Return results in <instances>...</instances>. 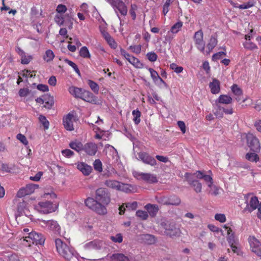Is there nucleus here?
Here are the masks:
<instances>
[{"instance_id": "obj_56", "label": "nucleus", "mask_w": 261, "mask_h": 261, "mask_svg": "<svg viewBox=\"0 0 261 261\" xmlns=\"http://www.w3.org/2000/svg\"><path fill=\"white\" fill-rule=\"evenodd\" d=\"M55 21L60 26L62 25L64 22V19L63 16L56 15L54 18Z\"/></svg>"}, {"instance_id": "obj_2", "label": "nucleus", "mask_w": 261, "mask_h": 261, "mask_svg": "<svg viewBox=\"0 0 261 261\" xmlns=\"http://www.w3.org/2000/svg\"><path fill=\"white\" fill-rule=\"evenodd\" d=\"M68 91L75 98H81L85 101L92 103H96V97L89 91L75 86L70 87Z\"/></svg>"}, {"instance_id": "obj_24", "label": "nucleus", "mask_w": 261, "mask_h": 261, "mask_svg": "<svg viewBox=\"0 0 261 261\" xmlns=\"http://www.w3.org/2000/svg\"><path fill=\"white\" fill-rule=\"evenodd\" d=\"M232 102V98L228 95H221L216 100V103L230 104Z\"/></svg>"}, {"instance_id": "obj_35", "label": "nucleus", "mask_w": 261, "mask_h": 261, "mask_svg": "<svg viewBox=\"0 0 261 261\" xmlns=\"http://www.w3.org/2000/svg\"><path fill=\"white\" fill-rule=\"evenodd\" d=\"M80 55L84 58L89 59L91 57L90 54L86 46H83L80 50Z\"/></svg>"}, {"instance_id": "obj_59", "label": "nucleus", "mask_w": 261, "mask_h": 261, "mask_svg": "<svg viewBox=\"0 0 261 261\" xmlns=\"http://www.w3.org/2000/svg\"><path fill=\"white\" fill-rule=\"evenodd\" d=\"M28 195L29 194L24 187L20 188L17 193V196L19 198L23 197Z\"/></svg>"}, {"instance_id": "obj_19", "label": "nucleus", "mask_w": 261, "mask_h": 261, "mask_svg": "<svg viewBox=\"0 0 261 261\" xmlns=\"http://www.w3.org/2000/svg\"><path fill=\"white\" fill-rule=\"evenodd\" d=\"M46 226L48 229L53 231L55 233H60L61 228L56 221H48L46 223Z\"/></svg>"}, {"instance_id": "obj_54", "label": "nucleus", "mask_w": 261, "mask_h": 261, "mask_svg": "<svg viewBox=\"0 0 261 261\" xmlns=\"http://www.w3.org/2000/svg\"><path fill=\"white\" fill-rule=\"evenodd\" d=\"M147 59L150 62H154L156 60L158 56L153 51L149 52L146 54Z\"/></svg>"}, {"instance_id": "obj_58", "label": "nucleus", "mask_w": 261, "mask_h": 261, "mask_svg": "<svg viewBox=\"0 0 261 261\" xmlns=\"http://www.w3.org/2000/svg\"><path fill=\"white\" fill-rule=\"evenodd\" d=\"M129 49H130L133 53L139 54L140 53L141 50V45H131L129 47Z\"/></svg>"}, {"instance_id": "obj_61", "label": "nucleus", "mask_w": 261, "mask_h": 261, "mask_svg": "<svg viewBox=\"0 0 261 261\" xmlns=\"http://www.w3.org/2000/svg\"><path fill=\"white\" fill-rule=\"evenodd\" d=\"M215 218L216 220L221 223H223L226 221V217L224 214H217L215 216Z\"/></svg>"}, {"instance_id": "obj_40", "label": "nucleus", "mask_w": 261, "mask_h": 261, "mask_svg": "<svg viewBox=\"0 0 261 261\" xmlns=\"http://www.w3.org/2000/svg\"><path fill=\"white\" fill-rule=\"evenodd\" d=\"M24 188L26 189L28 194L30 195L33 193L36 189L38 188L39 186L37 184H29L27 185Z\"/></svg>"}, {"instance_id": "obj_50", "label": "nucleus", "mask_w": 261, "mask_h": 261, "mask_svg": "<svg viewBox=\"0 0 261 261\" xmlns=\"http://www.w3.org/2000/svg\"><path fill=\"white\" fill-rule=\"evenodd\" d=\"M170 68L173 70L176 73H180L183 71V67L181 66H178L175 63H172L170 65Z\"/></svg>"}, {"instance_id": "obj_48", "label": "nucleus", "mask_w": 261, "mask_h": 261, "mask_svg": "<svg viewBox=\"0 0 261 261\" xmlns=\"http://www.w3.org/2000/svg\"><path fill=\"white\" fill-rule=\"evenodd\" d=\"M93 167L94 169L99 172L102 171V163L99 159H97L94 162Z\"/></svg>"}, {"instance_id": "obj_30", "label": "nucleus", "mask_w": 261, "mask_h": 261, "mask_svg": "<svg viewBox=\"0 0 261 261\" xmlns=\"http://www.w3.org/2000/svg\"><path fill=\"white\" fill-rule=\"evenodd\" d=\"M167 201L168 205H178L180 204L181 201L178 196L172 195L167 199Z\"/></svg>"}, {"instance_id": "obj_53", "label": "nucleus", "mask_w": 261, "mask_h": 261, "mask_svg": "<svg viewBox=\"0 0 261 261\" xmlns=\"http://www.w3.org/2000/svg\"><path fill=\"white\" fill-rule=\"evenodd\" d=\"M138 6L136 4H132L131 7L129 10V13L133 20H135L136 18V14L135 11L137 10Z\"/></svg>"}, {"instance_id": "obj_62", "label": "nucleus", "mask_w": 261, "mask_h": 261, "mask_svg": "<svg viewBox=\"0 0 261 261\" xmlns=\"http://www.w3.org/2000/svg\"><path fill=\"white\" fill-rule=\"evenodd\" d=\"M1 170L3 172L10 173L11 170H12V168L9 167L7 164L2 163L1 166Z\"/></svg>"}, {"instance_id": "obj_46", "label": "nucleus", "mask_w": 261, "mask_h": 261, "mask_svg": "<svg viewBox=\"0 0 261 261\" xmlns=\"http://www.w3.org/2000/svg\"><path fill=\"white\" fill-rule=\"evenodd\" d=\"M65 62L67 63L69 66L72 67L75 72L79 75H80V71L78 68L77 66L72 61L68 60V59H65L64 60Z\"/></svg>"}, {"instance_id": "obj_27", "label": "nucleus", "mask_w": 261, "mask_h": 261, "mask_svg": "<svg viewBox=\"0 0 261 261\" xmlns=\"http://www.w3.org/2000/svg\"><path fill=\"white\" fill-rule=\"evenodd\" d=\"M227 236V240L230 245L237 243V240L235 239L234 233L232 232L231 228L228 229Z\"/></svg>"}, {"instance_id": "obj_38", "label": "nucleus", "mask_w": 261, "mask_h": 261, "mask_svg": "<svg viewBox=\"0 0 261 261\" xmlns=\"http://www.w3.org/2000/svg\"><path fill=\"white\" fill-rule=\"evenodd\" d=\"M55 57L54 54L51 50L48 49L46 51L43 59L46 62H48L52 61Z\"/></svg>"}, {"instance_id": "obj_45", "label": "nucleus", "mask_w": 261, "mask_h": 261, "mask_svg": "<svg viewBox=\"0 0 261 261\" xmlns=\"http://www.w3.org/2000/svg\"><path fill=\"white\" fill-rule=\"evenodd\" d=\"M148 70L150 73L151 77L152 80L153 81L154 83H156V82H158V80H159V78L160 77L158 73L153 69L151 68H149Z\"/></svg>"}, {"instance_id": "obj_16", "label": "nucleus", "mask_w": 261, "mask_h": 261, "mask_svg": "<svg viewBox=\"0 0 261 261\" xmlns=\"http://www.w3.org/2000/svg\"><path fill=\"white\" fill-rule=\"evenodd\" d=\"M73 117V115L71 113H69L63 118V124L64 127L67 130L72 131L74 129L73 122L72 121Z\"/></svg>"}, {"instance_id": "obj_17", "label": "nucleus", "mask_w": 261, "mask_h": 261, "mask_svg": "<svg viewBox=\"0 0 261 261\" xmlns=\"http://www.w3.org/2000/svg\"><path fill=\"white\" fill-rule=\"evenodd\" d=\"M84 150L89 155H94L97 151V145L93 142H89L84 145Z\"/></svg>"}, {"instance_id": "obj_3", "label": "nucleus", "mask_w": 261, "mask_h": 261, "mask_svg": "<svg viewBox=\"0 0 261 261\" xmlns=\"http://www.w3.org/2000/svg\"><path fill=\"white\" fill-rule=\"evenodd\" d=\"M56 250L58 253L67 260H70L75 256L76 254L74 249L69 246L66 243L60 239H56L55 240Z\"/></svg>"}, {"instance_id": "obj_36", "label": "nucleus", "mask_w": 261, "mask_h": 261, "mask_svg": "<svg viewBox=\"0 0 261 261\" xmlns=\"http://www.w3.org/2000/svg\"><path fill=\"white\" fill-rule=\"evenodd\" d=\"M88 84L90 87L91 89L96 94L98 93L99 91V86L95 82L89 80L88 81Z\"/></svg>"}, {"instance_id": "obj_39", "label": "nucleus", "mask_w": 261, "mask_h": 261, "mask_svg": "<svg viewBox=\"0 0 261 261\" xmlns=\"http://www.w3.org/2000/svg\"><path fill=\"white\" fill-rule=\"evenodd\" d=\"M131 59L132 61L130 63L133 65L135 67L138 68H142L143 67V64L141 63L138 58L133 56V57L131 58Z\"/></svg>"}, {"instance_id": "obj_14", "label": "nucleus", "mask_w": 261, "mask_h": 261, "mask_svg": "<svg viewBox=\"0 0 261 261\" xmlns=\"http://www.w3.org/2000/svg\"><path fill=\"white\" fill-rule=\"evenodd\" d=\"M259 203L257 197L255 196H253L251 198L249 202L244 209V211H248V212L251 213L257 208Z\"/></svg>"}, {"instance_id": "obj_15", "label": "nucleus", "mask_w": 261, "mask_h": 261, "mask_svg": "<svg viewBox=\"0 0 261 261\" xmlns=\"http://www.w3.org/2000/svg\"><path fill=\"white\" fill-rule=\"evenodd\" d=\"M16 52L21 57V63L22 64H28L32 60V56H26L25 52L20 48V47L17 46L15 49Z\"/></svg>"}, {"instance_id": "obj_9", "label": "nucleus", "mask_w": 261, "mask_h": 261, "mask_svg": "<svg viewBox=\"0 0 261 261\" xmlns=\"http://www.w3.org/2000/svg\"><path fill=\"white\" fill-rule=\"evenodd\" d=\"M138 160L141 161L143 163L154 166L156 164L155 159L149 155L148 153L141 151L138 153Z\"/></svg>"}, {"instance_id": "obj_43", "label": "nucleus", "mask_w": 261, "mask_h": 261, "mask_svg": "<svg viewBox=\"0 0 261 261\" xmlns=\"http://www.w3.org/2000/svg\"><path fill=\"white\" fill-rule=\"evenodd\" d=\"M39 120L43 126L44 128L45 129H47L49 127V122L47 120L46 118L44 116L40 115L39 117Z\"/></svg>"}, {"instance_id": "obj_49", "label": "nucleus", "mask_w": 261, "mask_h": 261, "mask_svg": "<svg viewBox=\"0 0 261 261\" xmlns=\"http://www.w3.org/2000/svg\"><path fill=\"white\" fill-rule=\"evenodd\" d=\"M136 216L140 218L142 220H146L148 217V215L147 212L142 210H138L136 212Z\"/></svg>"}, {"instance_id": "obj_23", "label": "nucleus", "mask_w": 261, "mask_h": 261, "mask_svg": "<svg viewBox=\"0 0 261 261\" xmlns=\"http://www.w3.org/2000/svg\"><path fill=\"white\" fill-rule=\"evenodd\" d=\"M141 239L143 242L147 244H153L156 242L155 237L150 234H143L141 236Z\"/></svg>"}, {"instance_id": "obj_47", "label": "nucleus", "mask_w": 261, "mask_h": 261, "mask_svg": "<svg viewBox=\"0 0 261 261\" xmlns=\"http://www.w3.org/2000/svg\"><path fill=\"white\" fill-rule=\"evenodd\" d=\"M214 114L217 118H221L223 116V113L222 110V107L216 103V107L215 108V112H214Z\"/></svg>"}, {"instance_id": "obj_28", "label": "nucleus", "mask_w": 261, "mask_h": 261, "mask_svg": "<svg viewBox=\"0 0 261 261\" xmlns=\"http://www.w3.org/2000/svg\"><path fill=\"white\" fill-rule=\"evenodd\" d=\"M217 42L218 41L217 35H212L207 45L209 52L211 51L217 45Z\"/></svg>"}, {"instance_id": "obj_44", "label": "nucleus", "mask_w": 261, "mask_h": 261, "mask_svg": "<svg viewBox=\"0 0 261 261\" xmlns=\"http://www.w3.org/2000/svg\"><path fill=\"white\" fill-rule=\"evenodd\" d=\"M182 26V22L179 21L175 23L171 28V32L175 34L177 33Z\"/></svg>"}, {"instance_id": "obj_11", "label": "nucleus", "mask_w": 261, "mask_h": 261, "mask_svg": "<svg viewBox=\"0 0 261 261\" xmlns=\"http://www.w3.org/2000/svg\"><path fill=\"white\" fill-rule=\"evenodd\" d=\"M40 212L44 214H48L55 211L53 202L49 201H40L38 203Z\"/></svg>"}, {"instance_id": "obj_6", "label": "nucleus", "mask_w": 261, "mask_h": 261, "mask_svg": "<svg viewBox=\"0 0 261 261\" xmlns=\"http://www.w3.org/2000/svg\"><path fill=\"white\" fill-rule=\"evenodd\" d=\"M184 177L188 184L193 188L196 193H199L201 192V184L198 180L194 178L192 173L186 172L185 174Z\"/></svg>"}, {"instance_id": "obj_26", "label": "nucleus", "mask_w": 261, "mask_h": 261, "mask_svg": "<svg viewBox=\"0 0 261 261\" xmlns=\"http://www.w3.org/2000/svg\"><path fill=\"white\" fill-rule=\"evenodd\" d=\"M105 185L109 188L116 190H118V189L120 188V182L115 180H106Z\"/></svg>"}, {"instance_id": "obj_22", "label": "nucleus", "mask_w": 261, "mask_h": 261, "mask_svg": "<svg viewBox=\"0 0 261 261\" xmlns=\"http://www.w3.org/2000/svg\"><path fill=\"white\" fill-rule=\"evenodd\" d=\"M111 261H131L130 258L122 253H114L111 256Z\"/></svg>"}, {"instance_id": "obj_34", "label": "nucleus", "mask_w": 261, "mask_h": 261, "mask_svg": "<svg viewBox=\"0 0 261 261\" xmlns=\"http://www.w3.org/2000/svg\"><path fill=\"white\" fill-rule=\"evenodd\" d=\"M203 32L201 30H199V31L195 32V35H194V39H195V43L199 44V43H200V44H201L202 42L203 41Z\"/></svg>"}, {"instance_id": "obj_31", "label": "nucleus", "mask_w": 261, "mask_h": 261, "mask_svg": "<svg viewBox=\"0 0 261 261\" xmlns=\"http://www.w3.org/2000/svg\"><path fill=\"white\" fill-rule=\"evenodd\" d=\"M231 90L233 94L238 97L236 98V100L238 101L241 100V99L239 98V96L242 94V91L241 88H240L237 85L233 84L231 86Z\"/></svg>"}, {"instance_id": "obj_57", "label": "nucleus", "mask_w": 261, "mask_h": 261, "mask_svg": "<svg viewBox=\"0 0 261 261\" xmlns=\"http://www.w3.org/2000/svg\"><path fill=\"white\" fill-rule=\"evenodd\" d=\"M244 46L246 49L250 50L257 48V46L254 43L249 41H246L245 43H244Z\"/></svg>"}, {"instance_id": "obj_37", "label": "nucleus", "mask_w": 261, "mask_h": 261, "mask_svg": "<svg viewBox=\"0 0 261 261\" xmlns=\"http://www.w3.org/2000/svg\"><path fill=\"white\" fill-rule=\"evenodd\" d=\"M130 188H132L130 185L120 182V188L118 189V191H121L125 193H130L132 192Z\"/></svg>"}, {"instance_id": "obj_41", "label": "nucleus", "mask_w": 261, "mask_h": 261, "mask_svg": "<svg viewBox=\"0 0 261 261\" xmlns=\"http://www.w3.org/2000/svg\"><path fill=\"white\" fill-rule=\"evenodd\" d=\"M25 204L24 202H19L17 207V212L15 214L16 217L20 216L24 212Z\"/></svg>"}, {"instance_id": "obj_64", "label": "nucleus", "mask_w": 261, "mask_h": 261, "mask_svg": "<svg viewBox=\"0 0 261 261\" xmlns=\"http://www.w3.org/2000/svg\"><path fill=\"white\" fill-rule=\"evenodd\" d=\"M16 138L23 144L27 145L28 144V141L26 137L23 135L21 134H18L17 135Z\"/></svg>"}, {"instance_id": "obj_1", "label": "nucleus", "mask_w": 261, "mask_h": 261, "mask_svg": "<svg viewBox=\"0 0 261 261\" xmlns=\"http://www.w3.org/2000/svg\"><path fill=\"white\" fill-rule=\"evenodd\" d=\"M111 202V194L106 188H99L95 191L94 198L88 197L84 200L85 204L89 209L100 216L106 215L107 206Z\"/></svg>"}, {"instance_id": "obj_20", "label": "nucleus", "mask_w": 261, "mask_h": 261, "mask_svg": "<svg viewBox=\"0 0 261 261\" xmlns=\"http://www.w3.org/2000/svg\"><path fill=\"white\" fill-rule=\"evenodd\" d=\"M77 168L84 175H89L92 170V168L90 166L83 162L78 163Z\"/></svg>"}, {"instance_id": "obj_32", "label": "nucleus", "mask_w": 261, "mask_h": 261, "mask_svg": "<svg viewBox=\"0 0 261 261\" xmlns=\"http://www.w3.org/2000/svg\"><path fill=\"white\" fill-rule=\"evenodd\" d=\"M246 159L247 160L252 162H257L259 160L258 155L256 153H255L254 152L253 153H247L246 154Z\"/></svg>"}, {"instance_id": "obj_18", "label": "nucleus", "mask_w": 261, "mask_h": 261, "mask_svg": "<svg viewBox=\"0 0 261 261\" xmlns=\"http://www.w3.org/2000/svg\"><path fill=\"white\" fill-rule=\"evenodd\" d=\"M209 87L212 93L214 94L219 93L220 91V81L215 78L213 79V81L209 84Z\"/></svg>"}, {"instance_id": "obj_10", "label": "nucleus", "mask_w": 261, "mask_h": 261, "mask_svg": "<svg viewBox=\"0 0 261 261\" xmlns=\"http://www.w3.org/2000/svg\"><path fill=\"white\" fill-rule=\"evenodd\" d=\"M248 240L251 251L258 256L261 257V244L259 241L254 237H249Z\"/></svg>"}, {"instance_id": "obj_25", "label": "nucleus", "mask_w": 261, "mask_h": 261, "mask_svg": "<svg viewBox=\"0 0 261 261\" xmlns=\"http://www.w3.org/2000/svg\"><path fill=\"white\" fill-rule=\"evenodd\" d=\"M44 103H45L44 107L45 108L47 109H50L54 104V97L48 94L44 95Z\"/></svg>"}, {"instance_id": "obj_55", "label": "nucleus", "mask_w": 261, "mask_h": 261, "mask_svg": "<svg viewBox=\"0 0 261 261\" xmlns=\"http://www.w3.org/2000/svg\"><path fill=\"white\" fill-rule=\"evenodd\" d=\"M111 240L116 243H121L123 241V237L121 233H118L115 236H111Z\"/></svg>"}, {"instance_id": "obj_60", "label": "nucleus", "mask_w": 261, "mask_h": 261, "mask_svg": "<svg viewBox=\"0 0 261 261\" xmlns=\"http://www.w3.org/2000/svg\"><path fill=\"white\" fill-rule=\"evenodd\" d=\"M62 154L66 158H71L74 154V152L69 149H66L62 151Z\"/></svg>"}, {"instance_id": "obj_12", "label": "nucleus", "mask_w": 261, "mask_h": 261, "mask_svg": "<svg viewBox=\"0 0 261 261\" xmlns=\"http://www.w3.org/2000/svg\"><path fill=\"white\" fill-rule=\"evenodd\" d=\"M29 238L33 240V243L36 245H42L44 244L45 239L44 236L39 232L32 231L29 233Z\"/></svg>"}, {"instance_id": "obj_51", "label": "nucleus", "mask_w": 261, "mask_h": 261, "mask_svg": "<svg viewBox=\"0 0 261 261\" xmlns=\"http://www.w3.org/2000/svg\"><path fill=\"white\" fill-rule=\"evenodd\" d=\"M223 56H226V53L225 51H220L214 54L212 56V60L213 61H217V60L221 59Z\"/></svg>"}, {"instance_id": "obj_42", "label": "nucleus", "mask_w": 261, "mask_h": 261, "mask_svg": "<svg viewBox=\"0 0 261 261\" xmlns=\"http://www.w3.org/2000/svg\"><path fill=\"white\" fill-rule=\"evenodd\" d=\"M255 2L254 0H250L247 3L240 5L238 8L240 9H247L254 6Z\"/></svg>"}, {"instance_id": "obj_52", "label": "nucleus", "mask_w": 261, "mask_h": 261, "mask_svg": "<svg viewBox=\"0 0 261 261\" xmlns=\"http://www.w3.org/2000/svg\"><path fill=\"white\" fill-rule=\"evenodd\" d=\"M211 189L209 193L214 196H217L219 194V188L215 185H212L211 187H209Z\"/></svg>"}, {"instance_id": "obj_5", "label": "nucleus", "mask_w": 261, "mask_h": 261, "mask_svg": "<svg viewBox=\"0 0 261 261\" xmlns=\"http://www.w3.org/2000/svg\"><path fill=\"white\" fill-rule=\"evenodd\" d=\"M111 5L114 8L119 20L121 21V19L118 12H119L121 15L123 16L126 15L127 13V8L125 3L121 0H112ZM120 24H121V21Z\"/></svg>"}, {"instance_id": "obj_8", "label": "nucleus", "mask_w": 261, "mask_h": 261, "mask_svg": "<svg viewBox=\"0 0 261 261\" xmlns=\"http://www.w3.org/2000/svg\"><path fill=\"white\" fill-rule=\"evenodd\" d=\"M134 176L137 179H142L149 184H155L158 181L156 176L150 173L136 172Z\"/></svg>"}, {"instance_id": "obj_21", "label": "nucleus", "mask_w": 261, "mask_h": 261, "mask_svg": "<svg viewBox=\"0 0 261 261\" xmlns=\"http://www.w3.org/2000/svg\"><path fill=\"white\" fill-rule=\"evenodd\" d=\"M145 208L147 211V213H149L151 217H155L159 210V207L158 205L150 203L147 204L145 206Z\"/></svg>"}, {"instance_id": "obj_29", "label": "nucleus", "mask_w": 261, "mask_h": 261, "mask_svg": "<svg viewBox=\"0 0 261 261\" xmlns=\"http://www.w3.org/2000/svg\"><path fill=\"white\" fill-rule=\"evenodd\" d=\"M69 146L71 148L74 149L77 152L84 150V145H83V144L80 142H71L69 144Z\"/></svg>"}, {"instance_id": "obj_4", "label": "nucleus", "mask_w": 261, "mask_h": 261, "mask_svg": "<svg viewBox=\"0 0 261 261\" xmlns=\"http://www.w3.org/2000/svg\"><path fill=\"white\" fill-rule=\"evenodd\" d=\"M160 225L164 229V233L166 236L172 238L180 236V230L176 226L174 222L164 219L162 220Z\"/></svg>"}, {"instance_id": "obj_63", "label": "nucleus", "mask_w": 261, "mask_h": 261, "mask_svg": "<svg viewBox=\"0 0 261 261\" xmlns=\"http://www.w3.org/2000/svg\"><path fill=\"white\" fill-rule=\"evenodd\" d=\"M125 207L129 210H135L137 208V202L136 201L133 202L132 203L128 202L125 204Z\"/></svg>"}, {"instance_id": "obj_7", "label": "nucleus", "mask_w": 261, "mask_h": 261, "mask_svg": "<svg viewBox=\"0 0 261 261\" xmlns=\"http://www.w3.org/2000/svg\"><path fill=\"white\" fill-rule=\"evenodd\" d=\"M247 142L250 150L254 152H258L260 150V146L258 139L252 134L247 136Z\"/></svg>"}, {"instance_id": "obj_33", "label": "nucleus", "mask_w": 261, "mask_h": 261, "mask_svg": "<svg viewBox=\"0 0 261 261\" xmlns=\"http://www.w3.org/2000/svg\"><path fill=\"white\" fill-rule=\"evenodd\" d=\"M132 115H133V120L135 124H138L141 121L140 116L141 112L138 109L133 110L132 112Z\"/></svg>"}, {"instance_id": "obj_13", "label": "nucleus", "mask_w": 261, "mask_h": 261, "mask_svg": "<svg viewBox=\"0 0 261 261\" xmlns=\"http://www.w3.org/2000/svg\"><path fill=\"white\" fill-rule=\"evenodd\" d=\"M105 243L102 241L94 240L85 244V247L88 249L99 250L105 247Z\"/></svg>"}]
</instances>
